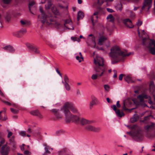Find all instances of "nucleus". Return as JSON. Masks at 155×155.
I'll list each match as a JSON object with an SVG mask.
<instances>
[{
    "mask_svg": "<svg viewBox=\"0 0 155 155\" xmlns=\"http://www.w3.org/2000/svg\"><path fill=\"white\" fill-rule=\"evenodd\" d=\"M137 99L141 103L144 102L145 99H148V103L150 104H153V102L151 100V97L147 93L144 92L141 94L138 95L137 97Z\"/></svg>",
    "mask_w": 155,
    "mask_h": 155,
    "instance_id": "10",
    "label": "nucleus"
},
{
    "mask_svg": "<svg viewBox=\"0 0 155 155\" xmlns=\"http://www.w3.org/2000/svg\"><path fill=\"white\" fill-rule=\"evenodd\" d=\"M131 54V53H128L126 51H122L119 47L115 46L111 48L109 55L110 58L111 64H115L124 61L125 57L130 56Z\"/></svg>",
    "mask_w": 155,
    "mask_h": 155,
    "instance_id": "1",
    "label": "nucleus"
},
{
    "mask_svg": "<svg viewBox=\"0 0 155 155\" xmlns=\"http://www.w3.org/2000/svg\"><path fill=\"white\" fill-rule=\"evenodd\" d=\"M104 87L105 90L107 91H108L110 89V87L108 85H104Z\"/></svg>",
    "mask_w": 155,
    "mask_h": 155,
    "instance_id": "50",
    "label": "nucleus"
},
{
    "mask_svg": "<svg viewBox=\"0 0 155 155\" xmlns=\"http://www.w3.org/2000/svg\"><path fill=\"white\" fill-rule=\"evenodd\" d=\"M107 11L109 12L112 13L114 12V10L111 8H107Z\"/></svg>",
    "mask_w": 155,
    "mask_h": 155,
    "instance_id": "57",
    "label": "nucleus"
},
{
    "mask_svg": "<svg viewBox=\"0 0 155 155\" xmlns=\"http://www.w3.org/2000/svg\"><path fill=\"white\" fill-rule=\"evenodd\" d=\"M113 71L114 73V74L113 75V77L114 78H116L117 77V71L116 70H113Z\"/></svg>",
    "mask_w": 155,
    "mask_h": 155,
    "instance_id": "55",
    "label": "nucleus"
},
{
    "mask_svg": "<svg viewBox=\"0 0 155 155\" xmlns=\"http://www.w3.org/2000/svg\"><path fill=\"white\" fill-rule=\"evenodd\" d=\"M52 3L50 1H48V4L46 5L45 8L46 10L49 9L51 6Z\"/></svg>",
    "mask_w": 155,
    "mask_h": 155,
    "instance_id": "38",
    "label": "nucleus"
},
{
    "mask_svg": "<svg viewBox=\"0 0 155 155\" xmlns=\"http://www.w3.org/2000/svg\"><path fill=\"white\" fill-rule=\"evenodd\" d=\"M98 14L99 12H96L94 13L93 15L91 17V21L93 25H94V23L97 21Z\"/></svg>",
    "mask_w": 155,
    "mask_h": 155,
    "instance_id": "18",
    "label": "nucleus"
},
{
    "mask_svg": "<svg viewBox=\"0 0 155 155\" xmlns=\"http://www.w3.org/2000/svg\"><path fill=\"white\" fill-rule=\"evenodd\" d=\"M88 41L92 43L94 45L93 48H95L96 43L95 41V37L92 34H91L88 35Z\"/></svg>",
    "mask_w": 155,
    "mask_h": 155,
    "instance_id": "21",
    "label": "nucleus"
},
{
    "mask_svg": "<svg viewBox=\"0 0 155 155\" xmlns=\"http://www.w3.org/2000/svg\"><path fill=\"white\" fill-rule=\"evenodd\" d=\"M116 106L118 108H120L121 107V105L120 104V102L119 101H117L116 103Z\"/></svg>",
    "mask_w": 155,
    "mask_h": 155,
    "instance_id": "58",
    "label": "nucleus"
},
{
    "mask_svg": "<svg viewBox=\"0 0 155 155\" xmlns=\"http://www.w3.org/2000/svg\"><path fill=\"white\" fill-rule=\"evenodd\" d=\"M51 111L53 113L57 119H59L62 117V115L60 114L59 110L54 109L52 110Z\"/></svg>",
    "mask_w": 155,
    "mask_h": 155,
    "instance_id": "23",
    "label": "nucleus"
},
{
    "mask_svg": "<svg viewBox=\"0 0 155 155\" xmlns=\"http://www.w3.org/2000/svg\"><path fill=\"white\" fill-rule=\"evenodd\" d=\"M118 8H119V9L120 11H121L122 9V5L120 4V5L119 6Z\"/></svg>",
    "mask_w": 155,
    "mask_h": 155,
    "instance_id": "63",
    "label": "nucleus"
},
{
    "mask_svg": "<svg viewBox=\"0 0 155 155\" xmlns=\"http://www.w3.org/2000/svg\"><path fill=\"white\" fill-rule=\"evenodd\" d=\"M64 82L62 81V83L63 84L64 83H68L69 82V79L67 76V75L66 74H65L64 75Z\"/></svg>",
    "mask_w": 155,
    "mask_h": 155,
    "instance_id": "34",
    "label": "nucleus"
},
{
    "mask_svg": "<svg viewBox=\"0 0 155 155\" xmlns=\"http://www.w3.org/2000/svg\"><path fill=\"white\" fill-rule=\"evenodd\" d=\"M114 0H97V2L99 5H101L105 1L106 2H112Z\"/></svg>",
    "mask_w": 155,
    "mask_h": 155,
    "instance_id": "40",
    "label": "nucleus"
},
{
    "mask_svg": "<svg viewBox=\"0 0 155 155\" xmlns=\"http://www.w3.org/2000/svg\"><path fill=\"white\" fill-rule=\"evenodd\" d=\"M11 110V111L14 114H16L18 113V110H17L13 108H10Z\"/></svg>",
    "mask_w": 155,
    "mask_h": 155,
    "instance_id": "47",
    "label": "nucleus"
},
{
    "mask_svg": "<svg viewBox=\"0 0 155 155\" xmlns=\"http://www.w3.org/2000/svg\"><path fill=\"white\" fill-rule=\"evenodd\" d=\"M20 33L23 35L25 34L26 32V30L25 29H22L19 31Z\"/></svg>",
    "mask_w": 155,
    "mask_h": 155,
    "instance_id": "48",
    "label": "nucleus"
},
{
    "mask_svg": "<svg viewBox=\"0 0 155 155\" xmlns=\"http://www.w3.org/2000/svg\"><path fill=\"white\" fill-rule=\"evenodd\" d=\"M12 13L10 12H7L5 18V20L9 22L11 19Z\"/></svg>",
    "mask_w": 155,
    "mask_h": 155,
    "instance_id": "29",
    "label": "nucleus"
},
{
    "mask_svg": "<svg viewBox=\"0 0 155 155\" xmlns=\"http://www.w3.org/2000/svg\"><path fill=\"white\" fill-rule=\"evenodd\" d=\"M4 4H5L8 5L10 4L12 0H2Z\"/></svg>",
    "mask_w": 155,
    "mask_h": 155,
    "instance_id": "44",
    "label": "nucleus"
},
{
    "mask_svg": "<svg viewBox=\"0 0 155 155\" xmlns=\"http://www.w3.org/2000/svg\"><path fill=\"white\" fill-rule=\"evenodd\" d=\"M71 117H70V120L69 122H68L67 120L65 119V121L67 123H70L71 120L73 122H74L76 123H78L80 122V118L78 116L75 115H72Z\"/></svg>",
    "mask_w": 155,
    "mask_h": 155,
    "instance_id": "17",
    "label": "nucleus"
},
{
    "mask_svg": "<svg viewBox=\"0 0 155 155\" xmlns=\"http://www.w3.org/2000/svg\"><path fill=\"white\" fill-rule=\"evenodd\" d=\"M0 100L2 102H3L5 104H7L9 106H12L15 107L17 108V105L15 104H13L11 102H9L6 101H5L3 100L1 97H0Z\"/></svg>",
    "mask_w": 155,
    "mask_h": 155,
    "instance_id": "27",
    "label": "nucleus"
},
{
    "mask_svg": "<svg viewBox=\"0 0 155 155\" xmlns=\"http://www.w3.org/2000/svg\"><path fill=\"white\" fill-rule=\"evenodd\" d=\"M139 119V117L137 116H135L130 118V121L132 123H134L137 121Z\"/></svg>",
    "mask_w": 155,
    "mask_h": 155,
    "instance_id": "35",
    "label": "nucleus"
},
{
    "mask_svg": "<svg viewBox=\"0 0 155 155\" xmlns=\"http://www.w3.org/2000/svg\"><path fill=\"white\" fill-rule=\"evenodd\" d=\"M56 71L57 73L61 77H62V75L60 73V71L58 70V68H57L56 69Z\"/></svg>",
    "mask_w": 155,
    "mask_h": 155,
    "instance_id": "62",
    "label": "nucleus"
},
{
    "mask_svg": "<svg viewBox=\"0 0 155 155\" xmlns=\"http://www.w3.org/2000/svg\"><path fill=\"white\" fill-rule=\"evenodd\" d=\"M142 21H140V20H138L137 23V25L138 26H140L142 25Z\"/></svg>",
    "mask_w": 155,
    "mask_h": 155,
    "instance_id": "54",
    "label": "nucleus"
},
{
    "mask_svg": "<svg viewBox=\"0 0 155 155\" xmlns=\"http://www.w3.org/2000/svg\"><path fill=\"white\" fill-rule=\"evenodd\" d=\"M0 95L3 97H5V95L3 94L1 90L0 89Z\"/></svg>",
    "mask_w": 155,
    "mask_h": 155,
    "instance_id": "56",
    "label": "nucleus"
},
{
    "mask_svg": "<svg viewBox=\"0 0 155 155\" xmlns=\"http://www.w3.org/2000/svg\"><path fill=\"white\" fill-rule=\"evenodd\" d=\"M25 145V144H22V146H20V148L21 150L22 151H24L25 150L24 148V146Z\"/></svg>",
    "mask_w": 155,
    "mask_h": 155,
    "instance_id": "61",
    "label": "nucleus"
},
{
    "mask_svg": "<svg viewBox=\"0 0 155 155\" xmlns=\"http://www.w3.org/2000/svg\"><path fill=\"white\" fill-rule=\"evenodd\" d=\"M111 107L115 111L117 117H121L124 116L125 114L123 111L121 112L119 109H117L116 105H113L111 106Z\"/></svg>",
    "mask_w": 155,
    "mask_h": 155,
    "instance_id": "14",
    "label": "nucleus"
},
{
    "mask_svg": "<svg viewBox=\"0 0 155 155\" xmlns=\"http://www.w3.org/2000/svg\"><path fill=\"white\" fill-rule=\"evenodd\" d=\"M76 58L77 60H78L79 61V62H81V57H79V56H76Z\"/></svg>",
    "mask_w": 155,
    "mask_h": 155,
    "instance_id": "60",
    "label": "nucleus"
},
{
    "mask_svg": "<svg viewBox=\"0 0 155 155\" xmlns=\"http://www.w3.org/2000/svg\"><path fill=\"white\" fill-rule=\"evenodd\" d=\"M84 17V13L81 11H79L78 12L77 19L79 21L80 19H82Z\"/></svg>",
    "mask_w": 155,
    "mask_h": 155,
    "instance_id": "32",
    "label": "nucleus"
},
{
    "mask_svg": "<svg viewBox=\"0 0 155 155\" xmlns=\"http://www.w3.org/2000/svg\"><path fill=\"white\" fill-rule=\"evenodd\" d=\"M65 152V149H62L58 152V155H64Z\"/></svg>",
    "mask_w": 155,
    "mask_h": 155,
    "instance_id": "43",
    "label": "nucleus"
},
{
    "mask_svg": "<svg viewBox=\"0 0 155 155\" xmlns=\"http://www.w3.org/2000/svg\"><path fill=\"white\" fill-rule=\"evenodd\" d=\"M94 63L96 67L94 68L95 71L97 72V74H93L91 78L93 80L97 79V77L107 75V68L106 66L104 63L103 58L100 57H97L96 58L94 59Z\"/></svg>",
    "mask_w": 155,
    "mask_h": 155,
    "instance_id": "2",
    "label": "nucleus"
},
{
    "mask_svg": "<svg viewBox=\"0 0 155 155\" xmlns=\"http://www.w3.org/2000/svg\"><path fill=\"white\" fill-rule=\"evenodd\" d=\"M107 18V19H110L109 21L110 22H113L114 21V18L111 14L109 15Z\"/></svg>",
    "mask_w": 155,
    "mask_h": 155,
    "instance_id": "37",
    "label": "nucleus"
},
{
    "mask_svg": "<svg viewBox=\"0 0 155 155\" xmlns=\"http://www.w3.org/2000/svg\"><path fill=\"white\" fill-rule=\"evenodd\" d=\"M127 11L129 12L130 13L129 18H130L131 19L134 20L135 18L136 15L134 12L128 10H127Z\"/></svg>",
    "mask_w": 155,
    "mask_h": 155,
    "instance_id": "30",
    "label": "nucleus"
},
{
    "mask_svg": "<svg viewBox=\"0 0 155 155\" xmlns=\"http://www.w3.org/2000/svg\"><path fill=\"white\" fill-rule=\"evenodd\" d=\"M124 79L128 83L134 82V81L132 80L131 77L130 75L125 76L124 77Z\"/></svg>",
    "mask_w": 155,
    "mask_h": 155,
    "instance_id": "28",
    "label": "nucleus"
},
{
    "mask_svg": "<svg viewBox=\"0 0 155 155\" xmlns=\"http://www.w3.org/2000/svg\"><path fill=\"white\" fill-rule=\"evenodd\" d=\"M137 32L139 37L142 38L143 45L147 46L150 53L153 55L155 54V40L149 38L148 36L144 30L140 33L138 28Z\"/></svg>",
    "mask_w": 155,
    "mask_h": 155,
    "instance_id": "3",
    "label": "nucleus"
},
{
    "mask_svg": "<svg viewBox=\"0 0 155 155\" xmlns=\"http://www.w3.org/2000/svg\"><path fill=\"white\" fill-rule=\"evenodd\" d=\"M13 35L18 38L21 37L22 35V34L20 33L19 31L14 32L13 34Z\"/></svg>",
    "mask_w": 155,
    "mask_h": 155,
    "instance_id": "33",
    "label": "nucleus"
},
{
    "mask_svg": "<svg viewBox=\"0 0 155 155\" xmlns=\"http://www.w3.org/2000/svg\"><path fill=\"white\" fill-rule=\"evenodd\" d=\"M85 129L87 130L95 132H98L100 130V128L99 127H95L90 124L86 126L85 127Z\"/></svg>",
    "mask_w": 155,
    "mask_h": 155,
    "instance_id": "15",
    "label": "nucleus"
},
{
    "mask_svg": "<svg viewBox=\"0 0 155 155\" xmlns=\"http://www.w3.org/2000/svg\"><path fill=\"white\" fill-rule=\"evenodd\" d=\"M107 39L106 37L104 36L101 37L99 39L98 44L100 45H101L104 41Z\"/></svg>",
    "mask_w": 155,
    "mask_h": 155,
    "instance_id": "31",
    "label": "nucleus"
},
{
    "mask_svg": "<svg viewBox=\"0 0 155 155\" xmlns=\"http://www.w3.org/2000/svg\"><path fill=\"white\" fill-rule=\"evenodd\" d=\"M24 154L25 155H30L31 153L29 151L26 150L24 152Z\"/></svg>",
    "mask_w": 155,
    "mask_h": 155,
    "instance_id": "53",
    "label": "nucleus"
},
{
    "mask_svg": "<svg viewBox=\"0 0 155 155\" xmlns=\"http://www.w3.org/2000/svg\"><path fill=\"white\" fill-rule=\"evenodd\" d=\"M80 122L81 124L82 125H84L86 124H90L93 123H95L94 120H88L84 118H82L80 120Z\"/></svg>",
    "mask_w": 155,
    "mask_h": 155,
    "instance_id": "19",
    "label": "nucleus"
},
{
    "mask_svg": "<svg viewBox=\"0 0 155 155\" xmlns=\"http://www.w3.org/2000/svg\"><path fill=\"white\" fill-rule=\"evenodd\" d=\"M1 134L0 132V151L2 155H8L10 148L6 144H5V140L2 137Z\"/></svg>",
    "mask_w": 155,
    "mask_h": 155,
    "instance_id": "7",
    "label": "nucleus"
},
{
    "mask_svg": "<svg viewBox=\"0 0 155 155\" xmlns=\"http://www.w3.org/2000/svg\"><path fill=\"white\" fill-rule=\"evenodd\" d=\"M64 131L62 130H60L57 131L56 132V134L57 135H59L63 133Z\"/></svg>",
    "mask_w": 155,
    "mask_h": 155,
    "instance_id": "46",
    "label": "nucleus"
},
{
    "mask_svg": "<svg viewBox=\"0 0 155 155\" xmlns=\"http://www.w3.org/2000/svg\"><path fill=\"white\" fill-rule=\"evenodd\" d=\"M56 26L57 28L58 29H65V28L70 30H73L74 28L72 26V22L71 21L70 19L66 20L64 23L63 24L56 23Z\"/></svg>",
    "mask_w": 155,
    "mask_h": 155,
    "instance_id": "8",
    "label": "nucleus"
},
{
    "mask_svg": "<svg viewBox=\"0 0 155 155\" xmlns=\"http://www.w3.org/2000/svg\"><path fill=\"white\" fill-rule=\"evenodd\" d=\"M123 76H124V74H120V75L119 76V80L120 81L122 80L123 79Z\"/></svg>",
    "mask_w": 155,
    "mask_h": 155,
    "instance_id": "59",
    "label": "nucleus"
},
{
    "mask_svg": "<svg viewBox=\"0 0 155 155\" xmlns=\"http://www.w3.org/2000/svg\"><path fill=\"white\" fill-rule=\"evenodd\" d=\"M3 48L7 51L11 53H13L15 51L13 47L10 45H6L3 47Z\"/></svg>",
    "mask_w": 155,
    "mask_h": 155,
    "instance_id": "20",
    "label": "nucleus"
},
{
    "mask_svg": "<svg viewBox=\"0 0 155 155\" xmlns=\"http://www.w3.org/2000/svg\"><path fill=\"white\" fill-rule=\"evenodd\" d=\"M35 4V2H34V1H32L29 2L28 5V8L29 11L31 13L33 14V13H32L31 11V8L32 7L33 5H34Z\"/></svg>",
    "mask_w": 155,
    "mask_h": 155,
    "instance_id": "36",
    "label": "nucleus"
},
{
    "mask_svg": "<svg viewBox=\"0 0 155 155\" xmlns=\"http://www.w3.org/2000/svg\"><path fill=\"white\" fill-rule=\"evenodd\" d=\"M3 111H0V120L3 121H5L7 119V118L6 117H5L4 118H3L1 116V113Z\"/></svg>",
    "mask_w": 155,
    "mask_h": 155,
    "instance_id": "52",
    "label": "nucleus"
},
{
    "mask_svg": "<svg viewBox=\"0 0 155 155\" xmlns=\"http://www.w3.org/2000/svg\"><path fill=\"white\" fill-rule=\"evenodd\" d=\"M152 4V0H144L143 3V5L142 8V10H145L147 8V10L148 11L151 7Z\"/></svg>",
    "mask_w": 155,
    "mask_h": 155,
    "instance_id": "13",
    "label": "nucleus"
},
{
    "mask_svg": "<svg viewBox=\"0 0 155 155\" xmlns=\"http://www.w3.org/2000/svg\"><path fill=\"white\" fill-rule=\"evenodd\" d=\"M123 22L125 25L130 28H133L134 27L132 21L129 18H126L124 19Z\"/></svg>",
    "mask_w": 155,
    "mask_h": 155,
    "instance_id": "22",
    "label": "nucleus"
},
{
    "mask_svg": "<svg viewBox=\"0 0 155 155\" xmlns=\"http://www.w3.org/2000/svg\"><path fill=\"white\" fill-rule=\"evenodd\" d=\"M61 110L64 112L65 115V119L68 122L70 121V117L72 115L70 112V110L74 113H78L77 109L74 105L71 102H67L65 103Z\"/></svg>",
    "mask_w": 155,
    "mask_h": 155,
    "instance_id": "4",
    "label": "nucleus"
},
{
    "mask_svg": "<svg viewBox=\"0 0 155 155\" xmlns=\"http://www.w3.org/2000/svg\"><path fill=\"white\" fill-rule=\"evenodd\" d=\"M30 113L33 115L36 116L38 117L40 119H42L43 118V116L38 110L32 111H31Z\"/></svg>",
    "mask_w": 155,
    "mask_h": 155,
    "instance_id": "24",
    "label": "nucleus"
},
{
    "mask_svg": "<svg viewBox=\"0 0 155 155\" xmlns=\"http://www.w3.org/2000/svg\"><path fill=\"white\" fill-rule=\"evenodd\" d=\"M128 127L131 130L129 132H127V133L129 135L133 140L138 141L141 139L142 137L141 131L140 130L137 128L136 125L128 126Z\"/></svg>",
    "mask_w": 155,
    "mask_h": 155,
    "instance_id": "6",
    "label": "nucleus"
},
{
    "mask_svg": "<svg viewBox=\"0 0 155 155\" xmlns=\"http://www.w3.org/2000/svg\"><path fill=\"white\" fill-rule=\"evenodd\" d=\"M20 134L22 136H25L26 135V132L25 131H21L20 132Z\"/></svg>",
    "mask_w": 155,
    "mask_h": 155,
    "instance_id": "51",
    "label": "nucleus"
},
{
    "mask_svg": "<svg viewBox=\"0 0 155 155\" xmlns=\"http://www.w3.org/2000/svg\"><path fill=\"white\" fill-rule=\"evenodd\" d=\"M91 101L90 103V108L91 109L93 106L96 104L97 101V99L94 96L91 97Z\"/></svg>",
    "mask_w": 155,
    "mask_h": 155,
    "instance_id": "25",
    "label": "nucleus"
},
{
    "mask_svg": "<svg viewBox=\"0 0 155 155\" xmlns=\"http://www.w3.org/2000/svg\"><path fill=\"white\" fill-rule=\"evenodd\" d=\"M155 124L152 123L144 127V129L148 135L150 137H155Z\"/></svg>",
    "mask_w": 155,
    "mask_h": 155,
    "instance_id": "9",
    "label": "nucleus"
},
{
    "mask_svg": "<svg viewBox=\"0 0 155 155\" xmlns=\"http://www.w3.org/2000/svg\"><path fill=\"white\" fill-rule=\"evenodd\" d=\"M125 103V101H123L122 104V108L123 110H127V109L126 107Z\"/></svg>",
    "mask_w": 155,
    "mask_h": 155,
    "instance_id": "45",
    "label": "nucleus"
},
{
    "mask_svg": "<svg viewBox=\"0 0 155 155\" xmlns=\"http://www.w3.org/2000/svg\"><path fill=\"white\" fill-rule=\"evenodd\" d=\"M7 131L8 133L7 137L9 139L10 144L12 146V150H14L16 148V143L15 141V137L14 136H12L13 134L12 132L8 130H7Z\"/></svg>",
    "mask_w": 155,
    "mask_h": 155,
    "instance_id": "11",
    "label": "nucleus"
},
{
    "mask_svg": "<svg viewBox=\"0 0 155 155\" xmlns=\"http://www.w3.org/2000/svg\"><path fill=\"white\" fill-rule=\"evenodd\" d=\"M71 39L72 40L74 41H77L78 42H79L80 41V39L78 38L77 37H71Z\"/></svg>",
    "mask_w": 155,
    "mask_h": 155,
    "instance_id": "49",
    "label": "nucleus"
},
{
    "mask_svg": "<svg viewBox=\"0 0 155 155\" xmlns=\"http://www.w3.org/2000/svg\"><path fill=\"white\" fill-rule=\"evenodd\" d=\"M39 10L41 13V15L38 16V21L41 22L42 27L43 25H49L56 23L55 18L52 17L48 16L45 13L41 7H40Z\"/></svg>",
    "mask_w": 155,
    "mask_h": 155,
    "instance_id": "5",
    "label": "nucleus"
},
{
    "mask_svg": "<svg viewBox=\"0 0 155 155\" xmlns=\"http://www.w3.org/2000/svg\"><path fill=\"white\" fill-rule=\"evenodd\" d=\"M65 89L67 91H69L71 88L70 86L68 83H64V84Z\"/></svg>",
    "mask_w": 155,
    "mask_h": 155,
    "instance_id": "41",
    "label": "nucleus"
},
{
    "mask_svg": "<svg viewBox=\"0 0 155 155\" xmlns=\"http://www.w3.org/2000/svg\"><path fill=\"white\" fill-rule=\"evenodd\" d=\"M43 145L45 147V152L43 154V155H46L47 153H50V152L49 151V150H50L51 149H52V148H51V147L48 146L46 143H44Z\"/></svg>",
    "mask_w": 155,
    "mask_h": 155,
    "instance_id": "26",
    "label": "nucleus"
},
{
    "mask_svg": "<svg viewBox=\"0 0 155 155\" xmlns=\"http://www.w3.org/2000/svg\"><path fill=\"white\" fill-rule=\"evenodd\" d=\"M149 91L150 93L153 95V100L155 102V86L153 81H151L149 85Z\"/></svg>",
    "mask_w": 155,
    "mask_h": 155,
    "instance_id": "16",
    "label": "nucleus"
},
{
    "mask_svg": "<svg viewBox=\"0 0 155 155\" xmlns=\"http://www.w3.org/2000/svg\"><path fill=\"white\" fill-rule=\"evenodd\" d=\"M20 23L21 25L23 26H25L28 25V22L25 20H21L20 21Z\"/></svg>",
    "mask_w": 155,
    "mask_h": 155,
    "instance_id": "42",
    "label": "nucleus"
},
{
    "mask_svg": "<svg viewBox=\"0 0 155 155\" xmlns=\"http://www.w3.org/2000/svg\"><path fill=\"white\" fill-rule=\"evenodd\" d=\"M76 92H77V94H81L80 91L78 89L77 90Z\"/></svg>",
    "mask_w": 155,
    "mask_h": 155,
    "instance_id": "64",
    "label": "nucleus"
},
{
    "mask_svg": "<svg viewBox=\"0 0 155 155\" xmlns=\"http://www.w3.org/2000/svg\"><path fill=\"white\" fill-rule=\"evenodd\" d=\"M51 11L55 15H58L59 14L58 11L55 8L52 7L51 8Z\"/></svg>",
    "mask_w": 155,
    "mask_h": 155,
    "instance_id": "39",
    "label": "nucleus"
},
{
    "mask_svg": "<svg viewBox=\"0 0 155 155\" xmlns=\"http://www.w3.org/2000/svg\"><path fill=\"white\" fill-rule=\"evenodd\" d=\"M26 46L28 49L32 52L36 54L39 53V48L35 45L30 43H27Z\"/></svg>",
    "mask_w": 155,
    "mask_h": 155,
    "instance_id": "12",
    "label": "nucleus"
}]
</instances>
